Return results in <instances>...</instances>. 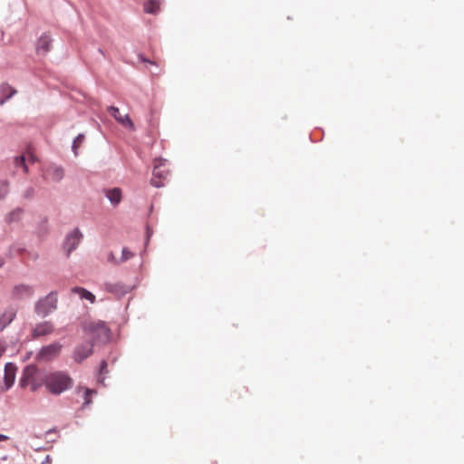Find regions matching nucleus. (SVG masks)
<instances>
[{
  "label": "nucleus",
  "instance_id": "obj_25",
  "mask_svg": "<svg viewBox=\"0 0 464 464\" xmlns=\"http://www.w3.org/2000/svg\"><path fill=\"white\" fill-rule=\"evenodd\" d=\"M5 347L4 346V344L0 342V358L2 357V355L5 353Z\"/></svg>",
  "mask_w": 464,
  "mask_h": 464
},
{
  "label": "nucleus",
  "instance_id": "obj_9",
  "mask_svg": "<svg viewBox=\"0 0 464 464\" xmlns=\"http://www.w3.org/2000/svg\"><path fill=\"white\" fill-rule=\"evenodd\" d=\"M109 112L123 127L128 128L130 130H134V124L128 114L122 115L120 112V110L114 106H111L109 108Z\"/></svg>",
  "mask_w": 464,
  "mask_h": 464
},
{
  "label": "nucleus",
  "instance_id": "obj_12",
  "mask_svg": "<svg viewBox=\"0 0 464 464\" xmlns=\"http://www.w3.org/2000/svg\"><path fill=\"white\" fill-rule=\"evenodd\" d=\"M16 316V309L14 307L6 308L0 315V331H3L9 325Z\"/></svg>",
  "mask_w": 464,
  "mask_h": 464
},
{
  "label": "nucleus",
  "instance_id": "obj_18",
  "mask_svg": "<svg viewBox=\"0 0 464 464\" xmlns=\"http://www.w3.org/2000/svg\"><path fill=\"white\" fill-rule=\"evenodd\" d=\"M82 391L83 392V400H84L83 405H85V406L89 405L92 402L91 396L92 394H95L96 392L92 389L79 386L77 388V392H80Z\"/></svg>",
  "mask_w": 464,
  "mask_h": 464
},
{
  "label": "nucleus",
  "instance_id": "obj_17",
  "mask_svg": "<svg viewBox=\"0 0 464 464\" xmlns=\"http://www.w3.org/2000/svg\"><path fill=\"white\" fill-rule=\"evenodd\" d=\"M160 9V2L159 0H149L144 4V11L148 14H157Z\"/></svg>",
  "mask_w": 464,
  "mask_h": 464
},
{
  "label": "nucleus",
  "instance_id": "obj_6",
  "mask_svg": "<svg viewBox=\"0 0 464 464\" xmlns=\"http://www.w3.org/2000/svg\"><path fill=\"white\" fill-rule=\"evenodd\" d=\"M54 331V326L52 322L44 321L37 324L32 330V336L37 339L43 336L52 334Z\"/></svg>",
  "mask_w": 464,
  "mask_h": 464
},
{
  "label": "nucleus",
  "instance_id": "obj_22",
  "mask_svg": "<svg viewBox=\"0 0 464 464\" xmlns=\"http://www.w3.org/2000/svg\"><path fill=\"white\" fill-rule=\"evenodd\" d=\"M162 176H154L151 179H150V184L153 185L154 187L156 188H160V187H162L163 186V183H162Z\"/></svg>",
  "mask_w": 464,
  "mask_h": 464
},
{
  "label": "nucleus",
  "instance_id": "obj_24",
  "mask_svg": "<svg viewBox=\"0 0 464 464\" xmlns=\"http://www.w3.org/2000/svg\"><path fill=\"white\" fill-rule=\"evenodd\" d=\"M107 366H108V364H107L106 361H102L101 362V366H100V374L101 375L107 373Z\"/></svg>",
  "mask_w": 464,
  "mask_h": 464
},
{
  "label": "nucleus",
  "instance_id": "obj_8",
  "mask_svg": "<svg viewBox=\"0 0 464 464\" xmlns=\"http://www.w3.org/2000/svg\"><path fill=\"white\" fill-rule=\"evenodd\" d=\"M82 237V235L79 229L73 230L66 237L63 247L66 250L67 255H70V253L77 247Z\"/></svg>",
  "mask_w": 464,
  "mask_h": 464
},
{
  "label": "nucleus",
  "instance_id": "obj_19",
  "mask_svg": "<svg viewBox=\"0 0 464 464\" xmlns=\"http://www.w3.org/2000/svg\"><path fill=\"white\" fill-rule=\"evenodd\" d=\"M1 91L5 95V98L0 101V104H3L5 100L10 99L14 94L16 93V90L13 89L8 84L2 85Z\"/></svg>",
  "mask_w": 464,
  "mask_h": 464
},
{
  "label": "nucleus",
  "instance_id": "obj_13",
  "mask_svg": "<svg viewBox=\"0 0 464 464\" xmlns=\"http://www.w3.org/2000/svg\"><path fill=\"white\" fill-rule=\"evenodd\" d=\"M52 39L44 34L37 41L36 51L38 53L45 54L50 51Z\"/></svg>",
  "mask_w": 464,
  "mask_h": 464
},
{
  "label": "nucleus",
  "instance_id": "obj_14",
  "mask_svg": "<svg viewBox=\"0 0 464 464\" xmlns=\"http://www.w3.org/2000/svg\"><path fill=\"white\" fill-rule=\"evenodd\" d=\"M105 196L113 206H117L121 201V189L119 188L104 189Z\"/></svg>",
  "mask_w": 464,
  "mask_h": 464
},
{
  "label": "nucleus",
  "instance_id": "obj_10",
  "mask_svg": "<svg viewBox=\"0 0 464 464\" xmlns=\"http://www.w3.org/2000/svg\"><path fill=\"white\" fill-rule=\"evenodd\" d=\"M34 288L29 285H17L14 286L11 295L14 299H24L32 296Z\"/></svg>",
  "mask_w": 464,
  "mask_h": 464
},
{
  "label": "nucleus",
  "instance_id": "obj_20",
  "mask_svg": "<svg viewBox=\"0 0 464 464\" xmlns=\"http://www.w3.org/2000/svg\"><path fill=\"white\" fill-rule=\"evenodd\" d=\"M85 137L83 134H79L72 142V150L75 155H77V150L81 147L84 140Z\"/></svg>",
  "mask_w": 464,
  "mask_h": 464
},
{
  "label": "nucleus",
  "instance_id": "obj_4",
  "mask_svg": "<svg viewBox=\"0 0 464 464\" xmlns=\"http://www.w3.org/2000/svg\"><path fill=\"white\" fill-rule=\"evenodd\" d=\"M91 337L97 342H107L110 339L111 331L103 322L91 323L86 327Z\"/></svg>",
  "mask_w": 464,
  "mask_h": 464
},
{
  "label": "nucleus",
  "instance_id": "obj_11",
  "mask_svg": "<svg viewBox=\"0 0 464 464\" xmlns=\"http://www.w3.org/2000/svg\"><path fill=\"white\" fill-rule=\"evenodd\" d=\"M16 371H17V367L14 363L7 362L5 364V375H4L5 390H8L9 388H11L13 386L14 380H15Z\"/></svg>",
  "mask_w": 464,
  "mask_h": 464
},
{
  "label": "nucleus",
  "instance_id": "obj_23",
  "mask_svg": "<svg viewBox=\"0 0 464 464\" xmlns=\"http://www.w3.org/2000/svg\"><path fill=\"white\" fill-rule=\"evenodd\" d=\"M131 256H132V254L127 248L122 249V257H121L122 261H126V260L130 259Z\"/></svg>",
  "mask_w": 464,
  "mask_h": 464
},
{
  "label": "nucleus",
  "instance_id": "obj_16",
  "mask_svg": "<svg viewBox=\"0 0 464 464\" xmlns=\"http://www.w3.org/2000/svg\"><path fill=\"white\" fill-rule=\"evenodd\" d=\"M72 292L74 294H78L82 299H86L90 301L92 304L95 302V295L92 293L86 290L85 288L76 286L72 288Z\"/></svg>",
  "mask_w": 464,
  "mask_h": 464
},
{
  "label": "nucleus",
  "instance_id": "obj_7",
  "mask_svg": "<svg viewBox=\"0 0 464 464\" xmlns=\"http://www.w3.org/2000/svg\"><path fill=\"white\" fill-rule=\"evenodd\" d=\"M93 343L86 342L77 346L73 352V359L77 362H82L92 353Z\"/></svg>",
  "mask_w": 464,
  "mask_h": 464
},
{
  "label": "nucleus",
  "instance_id": "obj_1",
  "mask_svg": "<svg viewBox=\"0 0 464 464\" xmlns=\"http://www.w3.org/2000/svg\"><path fill=\"white\" fill-rule=\"evenodd\" d=\"M44 386L51 394L60 395L73 386V380L66 372H51L44 376Z\"/></svg>",
  "mask_w": 464,
  "mask_h": 464
},
{
  "label": "nucleus",
  "instance_id": "obj_26",
  "mask_svg": "<svg viewBox=\"0 0 464 464\" xmlns=\"http://www.w3.org/2000/svg\"><path fill=\"white\" fill-rule=\"evenodd\" d=\"M6 193V186H3L1 191H0V198H3Z\"/></svg>",
  "mask_w": 464,
  "mask_h": 464
},
{
  "label": "nucleus",
  "instance_id": "obj_2",
  "mask_svg": "<svg viewBox=\"0 0 464 464\" xmlns=\"http://www.w3.org/2000/svg\"><path fill=\"white\" fill-rule=\"evenodd\" d=\"M37 368L34 365L26 366L20 379V385L24 388L29 387L32 392H35L43 384H44V378H40L37 374Z\"/></svg>",
  "mask_w": 464,
  "mask_h": 464
},
{
  "label": "nucleus",
  "instance_id": "obj_21",
  "mask_svg": "<svg viewBox=\"0 0 464 464\" xmlns=\"http://www.w3.org/2000/svg\"><path fill=\"white\" fill-rule=\"evenodd\" d=\"M22 214V210L20 208H17L14 210L13 212L9 213L6 219L8 222H12L14 220H17Z\"/></svg>",
  "mask_w": 464,
  "mask_h": 464
},
{
  "label": "nucleus",
  "instance_id": "obj_27",
  "mask_svg": "<svg viewBox=\"0 0 464 464\" xmlns=\"http://www.w3.org/2000/svg\"><path fill=\"white\" fill-rule=\"evenodd\" d=\"M7 440H8V437L6 435L0 434V442L1 441H5Z\"/></svg>",
  "mask_w": 464,
  "mask_h": 464
},
{
  "label": "nucleus",
  "instance_id": "obj_5",
  "mask_svg": "<svg viewBox=\"0 0 464 464\" xmlns=\"http://www.w3.org/2000/svg\"><path fill=\"white\" fill-rule=\"evenodd\" d=\"M62 347L63 345L57 342L45 345L39 351L37 359L44 362L51 361L61 353Z\"/></svg>",
  "mask_w": 464,
  "mask_h": 464
},
{
  "label": "nucleus",
  "instance_id": "obj_3",
  "mask_svg": "<svg viewBox=\"0 0 464 464\" xmlns=\"http://www.w3.org/2000/svg\"><path fill=\"white\" fill-rule=\"evenodd\" d=\"M57 307V294L51 292L45 297L39 299L35 304V313L41 316L45 317Z\"/></svg>",
  "mask_w": 464,
  "mask_h": 464
},
{
  "label": "nucleus",
  "instance_id": "obj_15",
  "mask_svg": "<svg viewBox=\"0 0 464 464\" xmlns=\"http://www.w3.org/2000/svg\"><path fill=\"white\" fill-rule=\"evenodd\" d=\"M13 162L15 172H28L30 171L29 164L33 163V160L26 162L24 156H18L14 159Z\"/></svg>",
  "mask_w": 464,
  "mask_h": 464
}]
</instances>
